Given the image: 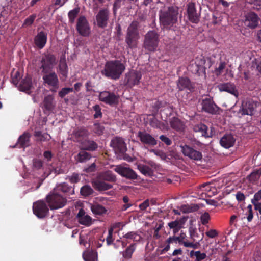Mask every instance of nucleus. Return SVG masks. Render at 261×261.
Listing matches in <instances>:
<instances>
[{"mask_svg":"<svg viewBox=\"0 0 261 261\" xmlns=\"http://www.w3.org/2000/svg\"><path fill=\"white\" fill-rule=\"evenodd\" d=\"M178 9L174 6L164 7L159 12V19L164 28L170 29L177 21Z\"/></svg>","mask_w":261,"mask_h":261,"instance_id":"1","label":"nucleus"},{"mask_svg":"<svg viewBox=\"0 0 261 261\" xmlns=\"http://www.w3.org/2000/svg\"><path fill=\"white\" fill-rule=\"evenodd\" d=\"M125 68V66L121 61H110L106 63L104 69L101 71V74L108 77L116 80L120 77Z\"/></svg>","mask_w":261,"mask_h":261,"instance_id":"2","label":"nucleus"},{"mask_svg":"<svg viewBox=\"0 0 261 261\" xmlns=\"http://www.w3.org/2000/svg\"><path fill=\"white\" fill-rule=\"evenodd\" d=\"M138 27L139 22L134 21L131 23L127 28L125 42L130 48H134L137 46L138 40L140 38L138 30Z\"/></svg>","mask_w":261,"mask_h":261,"instance_id":"3","label":"nucleus"},{"mask_svg":"<svg viewBox=\"0 0 261 261\" xmlns=\"http://www.w3.org/2000/svg\"><path fill=\"white\" fill-rule=\"evenodd\" d=\"M46 200L51 210L60 208L66 203V199L54 189L46 196Z\"/></svg>","mask_w":261,"mask_h":261,"instance_id":"4","label":"nucleus"},{"mask_svg":"<svg viewBox=\"0 0 261 261\" xmlns=\"http://www.w3.org/2000/svg\"><path fill=\"white\" fill-rule=\"evenodd\" d=\"M159 35L154 31H150L145 35L143 46L149 51H155L159 44Z\"/></svg>","mask_w":261,"mask_h":261,"instance_id":"5","label":"nucleus"},{"mask_svg":"<svg viewBox=\"0 0 261 261\" xmlns=\"http://www.w3.org/2000/svg\"><path fill=\"white\" fill-rule=\"evenodd\" d=\"M113 170L122 177L129 179H136L137 173L127 165L120 164L114 166Z\"/></svg>","mask_w":261,"mask_h":261,"instance_id":"6","label":"nucleus"},{"mask_svg":"<svg viewBox=\"0 0 261 261\" xmlns=\"http://www.w3.org/2000/svg\"><path fill=\"white\" fill-rule=\"evenodd\" d=\"M116 154H123L127 150L126 144L124 139L120 137L113 138L110 143Z\"/></svg>","mask_w":261,"mask_h":261,"instance_id":"7","label":"nucleus"},{"mask_svg":"<svg viewBox=\"0 0 261 261\" xmlns=\"http://www.w3.org/2000/svg\"><path fill=\"white\" fill-rule=\"evenodd\" d=\"M40 67L42 72L48 73L52 69L54 65L56 64V58L51 54H46L43 56L41 60Z\"/></svg>","mask_w":261,"mask_h":261,"instance_id":"8","label":"nucleus"},{"mask_svg":"<svg viewBox=\"0 0 261 261\" xmlns=\"http://www.w3.org/2000/svg\"><path fill=\"white\" fill-rule=\"evenodd\" d=\"M76 30L82 36L88 37L91 33V29L89 23L84 16H80L76 24Z\"/></svg>","mask_w":261,"mask_h":261,"instance_id":"9","label":"nucleus"},{"mask_svg":"<svg viewBox=\"0 0 261 261\" xmlns=\"http://www.w3.org/2000/svg\"><path fill=\"white\" fill-rule=\"evenodd\" d=\"M33 210L36 216L40 218L45 217L48 213V208L43 201H38L34 203Z\"/></svg>","mask_w":261,"mask_h":261,"instance_id":"10","label":"nucleus"},{"mask_svg":"<svg viewBox=\"0 0 261 261\" xmlns=\"http://www.w3.org/2000/svg\"><path fill=\"white\" fill-rule=\"evenodd\" d=\"M137 136L141 143L144 145L154 146L158 143L157 140L154 137L146 131L138 132Z\"/></svg>","mask_w":261,"mask_h":261,"instance_id":"11","label":"nucleus"},{"mask_svg":"<svg viewBox=\"0 0 261 261\" xmlns=\"http://www.w3.org/2000/svg\"><path fill=\"white\" fill-rule=\"evenodd\" d=\"M256 103L252 100L243 101L239 110V113L242 115H252L256 107Z\"/></svg>","mask_w":261,"mask_h":261,"instance_id":"12","label":"nucleus"},{"mask_svg":"<svg viewBox=\"0 0 261 261\" xmlns=\"http://www.w3.org/2000/svg\"><path fill=\"white\" fill-rule=\"evenodd\" d=\"M201 105L202 106V110L205 112L214 114L218 111V107L210 98H206L202 99Z\"/></svg>","mask_w":261,"mask_h":261,"instance_id":"13","label":"nucleus"},{"mask_svg":"<svg viewBox=\"0 0 261 261\" xmlns=\"http://www.w3.org/2000/svg\"><path fill=\"white\" fill-rule=\"evenodd\" d=\"M43 79L45 84H47L49 87H52V90L56 91V89L59 87V81L57 75L55 72L46 73L43 76Z\"/></svg>","mask_w":261,"mask_h":261,"instance_id":"14","label":"nucleus"},{"mask_svg":"<svg viewBox=\"0 0 261 261\" xmlns=\"http://www.w3.org/2000/svg\"><path fill=\"white\" fill-rule=\"evenodd\" d=\"M181 151L185 156H187L191 159L200 160L202 159V156L200 152L194 150L187 145L181 147Z\"/></svg>","mask_w":261,"mask_h":261,"instance_id":"15","label":"nucleus"},{"mask_svg":"<svg viewBox=\"0 0 261 261\" xmlns=\"http://www.w3.org/2000/svg\"><path fill=\"white\" fill-rule=\"evenodd\" d=\"M99 98L100 101L110 105L116 103L118 99V97L115 94L108 91L100 92Z\"/></svg>","mask_w":261,"mask_h":261,"instance_id":"16","label":"nucleus"},{"mask_svg":"<svg viewBox=\"0 0 261 261\" xmlns=\"http://www.w3.org/2000/svg\"><path fill=\"white\" fill-rule=\"evenodd\" d=\"M186 237L187 236L186 233L181 231L180 233L179 236H173V238L174 239V242H178L179 244L183 245L185 247L192 248L193 249H196L198 247L199 243L190 242L188 241H186Z\"/></svg>","mask_w":261,"mask_h":261,"instance_id":"17","label":"nucleus"},{"mask_svg":"<svg viewBox=\"0 0 261 261\" xmlns=\"http://www.w3.org/2000/svg\"><path fill=\"white\" fill-rule=\"evenodd\" d=\"M259 17L253 12H250L245 16L244 23L245 25L251 29L255 28L258 23Z\"/></svg>","mask_w":261,"mask_h":261,"instance_id":"18","label":"nucleus"},{"mask_svg":"<svg viewBox=\"0 0 261 261\" xmlns=\"http://www.w3.org/2000/svg\"><path fill=\"white\" fill-rule=\"evenodd\" d=\"M187 13L189 20L192 23H197L199 21V15L196 12L195 5L191 2L187 5Z\"/></svg>","mask_w":261,"mask_h":261,"instance_id":"19","label":"nucleus"},{"mask_svg":"<svg viewBox=\"0 0 261 261\" xmlns=\"http://www.w3.org/2000/svg\"><path fill=\"white\" fill-rule=\"evenodd\" d=\"M73 135L75 141L81 144L87 139L89 132L84 128H80L75 130L73 133Z\"/></svg>","mask_w":261,"mask_h":261,"instance_id":"20","label":"nucleus"},{"mask_svg":"<svg viewBox=\"0 0 261 261\" xmlns=\"http://www.w3.org/2000/svg\"><path fill=\"white\" fill-rule=\"evenodd\" d=\"M76 217L78 222L82 225L90 226L92 224L91 217L86 214L84 210L83 209L80 210Z\"/></svg>","mask_w":261,"mask_h":261,"instance_id":"21","label":"nucleus"},{"mask_svg":"<svg viewBox=\"0 0 261 261\" xmlns=\"http://www.w3.org/2000/svg\"><path fill=\"white\" fill-rule=\"evenodd\" d=\"M219 90L220 91L228 92L236 97L238 96V92L234 84L230 83L221 84L218 85Z\"/></svg>","mask_w":261,"mask_h":261,"instance_id":"22","label":"nucleus"},{"mask_svg":"<svg viewBox=\"0 0 261 261\" xmlns=\"http://www.w3.org/2000/svg\"><path fill=\"white\" fill-rule=\"evenodd\" d=\"M47 41V34L44 32H39L34 38V43L39 48L44 47Z\"/></svg>","mask_w":261,"mask_h":261,"instance_id":"23","label":"nucleus"},{"mask_svg":"<svg viewBox=\"0 0 261 261\" xmlns=\"http://www.w3.org/2000/svg\"><path fill=\"white\" fill-rule=\"evenodd\" d=\"M236 139L231 134H226L223 136L220 140L222 146L225 148H229L233 146Z\"/></svg>","mask_w":261,"mask_h":261,"instance_id":"24","label":"nucleus"},{"mask_svg":"<svg viewBox=\"0 0 261 261\" xmlns=\"http://www.w3.org/2000/svg\"><path fill=\"white\" fill-rule=\"evenodd\" d=\"M108 19V12L106 10H100L96 16L97 25L101 28L107 25Z\"/></svg>","mask_w":261,"mask_h":261,"instance_id":"25","label":"nucleus"},{"mask_svg":"<svg viewBox=\"0 0 261 261\" xmlns=\"http://www.w3.org/2000/svg\"><path fill=\"white\" fill-rule=\"evenodd\" d=\"M141 78V74L140 72L133 70L126 75L127 82L130 85H134L139 83Z\"/></svg>","mask_w":261,"mask_h":261,"instance_id":"26","label":"nucleus"},{"mask_svg":"<svg viewBox=\"0 0 261 261\" xmlns=\"http://www.w3.org/2000/svg\"><path fill=\"white\" fill-rule=\"evenodd\" d=\"M250 60L251 71L254 72L255 77H261V61L255 58H250Z\"/></svg>","mask_w":261,"mask_h":261,"instance_id":"27","label":"nucleus"},{"mask_svg":"<svg viewBox=\"0 0 261 261\" xmlns=\"http://www.w3.org/2000/svg\"><path fill=\"white\" fill-rule=\"evenodd\" d=\"M184 223L185 221L184 219H176L175 221L169 222L168 226L170 229L173 230V233L175 234L184 227Z\"/></svg>","mask_w":261,"mask_h":261,"instance_id":"28","label":"nucleus"},{"mask_svg":"<svg viewBox=\"0 0 261 261\" xmlns=\"http://www.w3.org/2000/svg\"><path fill=\"white\" fill-rule=\"evenodd\" d=\"M91 211L95 215H102L106 214L107 210L102 205L99 204L97 202H93L89 203Z\"/></svg>","mask_w":261,"mask_h":261,"instance_id":"29","label":"nucleus"},{"mask_svg":"<svg viewBox=\"0 0 261 261\" xmlns=\"http://www.w3.org/2000/svg\"><path fill=\"white\" fill-rule=\"evenodd\" d=\"M80 146L82 150L90 151H93L97 147V145L95 142L93 141L87 140V139L80 144Z\"/></svg>","mask_w":261,"mask_h":261,"instance_id":"30","label":"nucleus"},{"mask_svg":"<svg viewBox=\"0 0 261 261\" xmlns=\"http://www.w3.org/2000/svg\"><path fill=\"white\" fill-rule=\"evenodd\" d=\"M54 190L61 194V193L68 192H69L71 194H73L74 193V190L72 189V187L69 186L65 182L57 185Z\"/></svg>","mask_w":261,"mask_h":261,"instance_id":"31","label":"nucleus"},{"mask_svg":"<svg viewBox=\"0 0 261 261\" xmlns=\"http://www.w3.org/2000/svg\"><path fill=\"white\" fill-rule=\"evenodd\" d=\"M251 202L255 209L261 214V189L254 194Z\"/></svg>","mask_w":261,"mask_h":261,"instance_id":"32","label":"nucleus"},{"mask_svg":"<svg viewBox=\"0 0 261 261\" xmlns=\"http://www.w3.org/2000/svg\"><path fill=\"white\" fill-rule=\"evenodd\" d=\"M43 107L47 111L52 110L55 106V104L54 101V97L51 95H48L46 96L43 100Z\"/></svg>","mask_w":261,"mask_h":261,"instance_id":"33","label":"nucleus"},{"mask_svg":"<svg viewBox=\"0 0 261 261\" xmlns=\"http://www.w3.org/2000/svg\"><path fill=\"white\" fill-rule=\"evenodd\" d=\"M32 85V79L30 76H27L23 79L19 85V89L21 91H28L31 88Z\"/></svg>","mask_w":261,"mask_h":261,"instance_id":"34","label":"nucleus"},{"mask_svg":"<svg viewBox=\"0 0 261 261\" xmlns=\"http://www.w3.org/2000/svg\"><path fill=\"white\" fill-rule=\"evenodd\" d=\"M30 137V134L28 132L24 133L19 137L18 143L20 145V147H24L29 145Z\"/></svg>","mask_w":261,"mask_h":261,"instance_id":"35","label":"nucleus"},{"mask_svg":"<svg viewBox=\"0 0 261 261\" xmlns=\"http://www.w3.org/2000/svg\"><path fill=\"white\" fill-rule=\"evenodd\" d=\"M59 70L60 73L62 75L61 79H63V80H65V79L67 76L68 74V70H67V65L66 63V60L65 58H61L59 64Z\"/></svg>","mask_w":261,"mask_h":261,"instance_id":"36","label":"nucleus"},{"mask_svg":"<svg viewBox=\"0 0 261 261\" xmlns=\"http://www.w3.org/2000/svg\"><path fill=\"white\" fill-rule=\"evenodd\" d=\"M93 186L98 191H105L112 187L111 184L98 180L93 182Z\"/></svg>","mask_w":261,"mask_h":261,"instance_id":"37","label":"nucleus"},{"mask_svg":"<svg viewBox=\"0 0 261 261\" xmlns=\"http://www.w3.org/2000/svg\"><path fill=\"white\" fill-rule=\"evenodd\" d=\"M178 88L180 90L185 89H190L191 82L189 79L187 77H180L177 83Z\"/></svg>","mask_w":261,"mask_h":261,"instance_id":"38","label":"nucleus"},{"mask_svg":"<svg viewBox=\"0 0 261 261\" xmlns=\"http://www.w3.org/2000/svg\"><path fill=\"white\" fill-rule=\"evenodd\" d=\"M193 129L195 132L200 133L202 136L205 137H208L210 136V134L207 132V127L204 124H198L194 126Z\"/></svg>","mask_w":261,"mask_h":261,"instance_id":"39","label":"nucleus"},{"mask_svg":"<svg viewBox=\"0 0 261 261\" xmlns=\"http://www.w3.org/2000/svg\"><path fill=\"white\" fill-rule=\"evenodd\" d=\"M171 127L176 130H181L184 129V125L178 118L174 117L170 121Z\"/></svg>","mask_w":261,"mask_h":261,"instance_id":"40","label":"nucleus"},{"mask_svg":"<svg viewBox=\"0 0 261 261\" xmlns=\"http://www.w3.org/2000/svg\"><path fill=\"white\" fill-rule=\"evenodd\" d=\"M85 150H83L78 153L77 156L75 157L77 161L81 163L85 162L89 160L91 158V154L86 152Z\"/></svg>","mask_w":261,"mask_h":261,"instance_id":"41","label":"nucleus"},{"mask_svg":"<svg viewBox=\"0 0 261 261\" xmlns=\"http://www.w3.org/2000/svg\"><path fill=\"white\" fill-rule=\"evenodd\" d=\"M34 136L36 137L37 141L40 142L46 141L49 140L51 138V137L49 134L47 133L42 134L40 131L35 132Z\"/></svg>","mask_w":261,"mask_h":261,"instance_id":"42","label":"nucleus"},{"mask_svg":"<svg viewBox=\"0 0 261 261\" xmlns=\"http://www.w3.org/2000/svg\"><path fill=\"white\" fill-rule=\"evenodd\" d=\"M190 255L191 257H195L196 261H201L206 257L205 253H201L199 251H195L192 250L190 252Z\"/></svg>","mask_w":261,"mask_h":261,"instance_id":"43","label":"nucleus"},{"mask_svg":"<svg viewBox=\"0 0 261 261\" xmlns=\"http://www.w3.org/2000/svg\"><path fill=\"white\" fill-rule=\"evenodd\" d=\"M83 257L85 261H96L97 259V253L93 251L84 253Z\"/></svg>","mask_w":261,"mask_h":261,"instance_id":"44","label":"nucleus"},{"mask_svg":"<svg viewBox=\"0 0 261 261\" xmlns=\"http://www.w3.org/2000/svg\"><path fill=\"white\" fill-rule=\"evenodd\" d=\"M124 237L127 240H133L134 241H139L141 239L140 234L135 232H129L124 236Z\"/></svg>","mask_w":261,"mask_h":261,"instance_id":"45","label":"nucleus"},{"mask_svg":"<svg viewBox=\"0 0 261 261\" xmlns=\"http://www.w3.org/2000/svg\"><path fill=\"white\" fill-rule=\"evenodd\" d=\"M138 169L143 174L145 175L150 176L152 174V171L151 168L146 165H138Z\"/></svg>","mask_w":261,"mask_h":261,"instance_id":"46","label":"nucleus"},{"mask_svg":"<svg viewBox=\"0 0 261 261\" xmlns=\"http://www.w3.org/2000/svg\"><path fill=\"white\" fill-rule=\"evenodd\" d=\"M102 179L108 181H115L116 176L111 171H108L102 174Z\"/></svg>","mask_w":261,"mask_h":261,"instance_id":"47","label":"nucleus"},{"mask_svg":"<svg viewBox=\"0 0 261 261\" xmlns=\"http://www.w3.org/2000/svg\"><path fill=\"white\" fill-rule=\"evenodd\" d=\"M261 175V168L254 170L249 176V179L251 181H255L258 179Z\"/></svg>","mask_w":261,"mask_h":261,"instance_id":"48","label":"nucleus"},{"mask_svg":"<svg viewBox=\"0 0 261 261\" xmlns=\"http://www.w3.org/2000/svg\"><path fill=\"white\" fill-rule=\"evenodd\" d=\"M244 79L249 82L252 81L256 78L254 75V72L251 71L250 67L248 68L247 71H245L244 72Z\"/></svg>","mask_w":261,"mask_h":261,"instance_id":"49","label":"nucleus"},{"mask_svg":"<svg viewBox=\"0 0 261 261\" xmlns=\"http://www.w3.org/2000/svg\"><path fill=\"white\" fill-rule=\"evenodd\" d=\"M93 192V189L88 185L84 186L81 188V193L82 195L85 196L91 195L92 194Z\"/></svg>","mask_w":261,"mask_h":261,"instance_id":"50","label":"nucleus"},{"mask_svg":"<svg viewBox=\"0 0 261 261\" xmlns=\"http://www.w3.org/2000/svg\"><path fill=\"white\" fill-rule=\"evenodd\" d=\"M79 12V9H74L71 11H70L68 13V17L71 23L74 22L76 17L77 16L78 13Z\"/></svg>","mask_w":261,"mask_h":261,"instance_id":"51","label":"nucleus"},{"mask_svg":"<svg viewBox=\"0 0 261 261\" xmlns=\"http://www.w3.org/2000/svg\"><path fill=\"white\" fill-rule=\"evenodd\" d=\"M225 66L226 63L224 62H221L218 67H217L214 71L215 74L217 76L220 75L223 69L225 68Z\"/></svg>","mask_w":261,"mask_h":261,"instance_id":"52","label":"nucleus"},{"mask_svg":"<svg viewBox=\"0 0 261 261\" xmlns=\"http://www.w3.org/2000/svg\"><path fill=\"white\" fill-rule=\"evenodd\" d=\"M190 237L193 240V241H198L196 243H198L203 239V237L198 238V234L196 231L194 229L190 231Z\"/></svg>","mask_w":261,"mask_h":261,"instance_id":"53","label":"nucleus"},{"mask_svg":"<svg viewBox=\"0 0 261 261\" xmlns=\"http://www.w3.org/2000/svg\"><path fill=\"white\" fill-rule=\"evenodd\" d=\"M66 179H68L71 183H77L80 180L79 174L75 173L72 175L68 176Z\"/></svg>","mask_w":261,"mask_h":261,"instance_id":"54","label":"nucleus"},{"mask_svg":"<svg viewBox=\"0 0 261 261\" xmlns=\"http://www.w3.org/2000/svg\"><path fill=\"white\" fill-rule=\"evenodd\" d=\"M104 128L103 126L102 125L100 124H95L94 125L93 130L95 133L101 135L103 133Z\"/></svg>","mask_w":261,"mask_h":261,"instance_id":"55","label":"nucleus"},{"mask_svg":"<svg viewBox=\"0 0 261 261\" xmlns=\"http://www.w3.org/2000/svg\"><path fill=\"white\" fill-rule=\"evenodd\" d=\"M246 215H248L247 217V220L249 222H250L252 220L253 217L252 206L251 204L248 205L247 206Z\"/></svg>","mask_w":261,"mask_h":261,"instance_id":"56","label":"nucleus"},{"mask_svg":"<svg viewBox=\"0 0 261 261\" xmlns=\"http://www.w3.org/2000/svg\"><path fill=\"white\" fill-rule=\"evenodd\" d=\"M72 91V88H64L59 92V95L61 97H63Z\"/></svg>","mask_w":261,"mask_h":261,"instance_id":"57","label":"nucleus"},{"mask_svg":"<svg viewBox=\"0 0 261 261\" xmlns=\"http://www.w3.org/2000/svg\"><path fill=\"white\" fill-rule=\"evenodd\" d=\"M36 17V14H33L28 17L24 21L23 25H31L33 22H34L35 19Z\"/></svg>","mask_w":261,"mask_h":261,"instance_id":"58","label":"nucleus"},{"mask_svg":"<svg viewBox=\"0 0 261 261\" xmlns=\"http://www.w3.org/2000/svg\"><path fill=\"white\" fill-rule=\"evenodd\" d=\"M210 217L208 213H204L200 217L201 222L202 224L205 225L207 224L210 220Z\"/></svg>","mask_w":261,"mask_h":261,"instance_id":"59","label":"nucleus"},{"mask_svg":"<svg viewBox=\"0 0 261 261\" xmlns=\"http://www.w3.org/2000/svg\"><path fill=\"white\" fill-rule=\"evenodd\" d=\"M133 251L134 249L132 248V247H129L124 252H123V256L125 258H129L131 257Z\"/></svg>","mask_w":261,"mask_h":261,"instance_id":"60","label":"nucleus"},{"mask_svg":"<svg viewBox=\"0 0 261 261\" xmlns=\"http://www.w3.org/2000/svg\"><path fill=\"white\" fill-rule=\"evenodd\" d=\"M93 109L95 111V113L94 114V117L97 118L101 116L102 113L101 112V109L99 105H96L93 107Z\"/></svg>","mask_w":261,"mask_h":261,"instance_id":"61","label":"nucleus"},{"mask_svg":"<svg viewBox=\"0 0 261 261\" xmlns=\"http://www.w3.org/2000/svg\"><path fill=\"white\" fill-rule=\"evenodd\" d=\"M150 151L153 152L156 156L160 157L162 159H165L166 158L165 153L161 150L151 149Z\"/></svg>","mask_w":261,"mask_h":261,"instance_id":"62","label":"nucleus"},{"mask_svg":"<svg viewBox=\"0 0 261 261\" xmlns=\"http://www.w3.org/2000/svg\"><path fill=\"white\" fill-rule=\"evenodd\" d=\"M113 232V228H110L108 230V235L106 238V241L108 245L111 244L113 241L112 238Z\"/></svg>","mask_w":261,"mask_h":261,"instance_id":"63","label":"nucleus"},{"mask_svg":"<svg viewBox=\"0 0 261 261\" xmlns=\"http://www.w3.org/2000/svg\"><path fill=\"white\" fill-rule=\"evenodd\" d=\"M43 157L46 161H50L52 159L53 154L50 151H45L43 153Z\"/></svg>","mask_w":261,"mask_h":261,"instance_id":"64","label":"nucleus"}]
</instances>
